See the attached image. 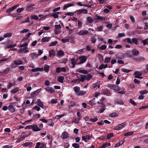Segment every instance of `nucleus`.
<instances>
[{"label": "nucleus", "instance_id": "nucleus-1", "mask_svg": "<svg viewBox=\"0 0 148 148\" xmlns=\"http://www.w3.org/2000/svg\"><path fill=\"white\" fill-rule=\"evenodd\" d=\"M138 39L136 38H134L132 39L129 38H127L124 39V41H127V42L130 43L132 44L134 43L136 45H137L138 44Z\"/></svg>", "mask_w": 148, "mask_h": 148}, {"label": "nucleus", "instance_id": "nucleus-2", "mask_svg": "<svg viewBox=\"0 0 148 148\" xmlns=\"http://www.w3.org/2000/svg\"><path fill=\"white\" fill-rule=\"evenodd\" d=\"M108 87L111 89L114 90L116 91L120 90L118 86L115 84H110L108 86Z\"/></svg>", "mask_w": 148, "mask_h": 148}, {"label": "nucleus", "instance_id": "nucleus-3", "mask_svg": "<svg viewBox=\"0 0 148 148\" xmlns=\"http://www.w3.org/2000/svg\"><path fill=\"white\" fill-rule=\"evenodd\" d=\"M77 35L79 36H83L86 34H90L89 32L87 30L83 29L81 30L77 33Z\"/></svg>", "mask_w": 148, "mask_h": 148}, {"label": "nucleus", "instance_id": "nucleus-4", "mask_svg": "<svg viewBox=\"0 0 148 148\" xmlns=\"http://www.w3.org/2000/svg\"><path fill=\"white\" fill-rule=\"evenodd\" d=\"M95 16L96 17L95 18V22L96 23L98 22L100 20L103 21H104L105 19V17L99 16L97 14L95 15Z\"/></svg>", "mask_w": 148, "mask_h": 148}, {"label": "nucleus", "instance_id": "nucleus-5", "mask_svg": "<svg viewBox=\"0 0 148 148\" xmlns=\"http://www.w3.org/2000/svg\"><path fill=\"white\" fill-rule=\"evenodd\" d=\"M18 6L19 5H16L7 10H6L7 13H10L12 11H13L14 10L16 9Z\"/></svg>", "mask_w": 148, "mask_h": 148}, {"label": "nucleus", "instance_id": "nucleus-6", "mask_svg": "<svg viewBox=\"0 0 148 148\" xmlns=\"http://www.w3.org/2000/svg\"><path fill=\"white\" fill-rule=\"evenodd\" d=\"M102 95H106L107 96H111V92L108 89L103 90L102 92Z\"/></svg>", "mask_w": 148, "mask_h": 148}, {"label": "nucleus", "instance_id": "nucleus-7", "mask_svg": "<svg viewBox=\"0 0 148 148\" xmlns=\"http://www.w3.org/2000/svg\"><path fill=\"white\" fill-rule=\"evenodd\" d=\"M32 129L33 131L34 132H37L40 131V129H39V127L37 124H35L32 125Z\"/></svg>", "mask_w": 148, "mask_h": 148}, {"label": "nucleus", "instance_id": "nucleus-8", "mask_svg": "<svg viewBox=\"0 0 148 148\" xmlns=\"http://www.w3.org/2000/svg\"><path fill=\"white\" fill-rule=\"evenodd\" d=\"M79 60L80 62H79V64H82L84 63L87 60L86 57L85 56H81L79 58Z\"/></svg>", "mask_w": 148, "mask_h": 148}, {"label": "nucleus", "instance_id": "nucleus-9", "mask_svg": "<svg viewBox=\"0 0 148 148\" xmlns=\"http://www.w3.org/2000/svg\"><path fill=\"white\" fill-rule=\"evenodd\" d=\"M61 137L63 139L67 138L69 137V134L66 132H64L62 134Z\"/></svg>", "mask_w": 148, "mask_h": 148}, {"label": "nucleus", "instance_id": "nucleus-10", "mask_svg": "<svg viewBox=\"0 0 148 148\" xmlns=\"http://www.w3.org/2000/svg\"><path fill=\"white\" fill-rule=\"evenodd\" d=\"M47 92H48L50 93H53L55 92V90L53 88L47 87L45 89Z\"/></svg>", "mask_w": 148, "mask_h": 148}, {"label": "nucleus", "instance_id": "nucleus-11", "mask_svg": "<svg viewBox=\"0 0 148 148\" xmlns=\"http://www.w3.org/2000/svg\"><path fill=\"white\" fill-rule=\"evenodd\" d=\"M39 93V91L38 90H36L32 92L30 95L31 97L32 98L34 97H36Z\"/></svg>", "mask_w": 148, "mask_h": 148}, {"label": "nucleus", "instance_id": "nucleus-12", "mask_svg": "<svg viewBox=\"0 0 148 148\" xmlns=\"http://www.w3.org/2000/svg\"><path fill=\"white\" fill-rule=\"evenodd\" d=\"M37 105L42 108H44V104L40 99H38L37 101Z\"/></svg>", "mask_w": 148, "mask_h": 148}, {"label": "nucleus", "instance_id": "nucleus-13", "mask_svg": "<svg viewBox=\"0 0 148 148\" xmlns=\"http://www.w3.org/2000/svg\"><path fill=\"white\" fill-rule=\"evenodd\" d=\"M43 68L37 67L34 69H32V71L33 72H35L36 71H43Z\"/></svg>", "mask_w": 148, "mask_h": 148}, {"label": "nucleus", "instance_id": "nucleus-14", "mask_svg": "<svg viewBox=\"0 0 148 148\" xmlns=\"http://www.w3.org/2000/svg\"><path fill=\"white\" fill-rule=\"evenodd\" d=\"M8 110L11 112L13 113L15 111V109L13 106L12 105H10L8 107Z\"/></svg>", "mask_w": 148, "mask_h": 148}, {"label": "nucleus", "instance_id": "nucleus-15", "mask_svg": "<svg viewBox=\"0 0 148 148\" xmlns=\"http://www.w3.org/2000/svg\"><path fill=\"white\" fill-rule=\"evenodd\" d=\"M60 12H55L53 13H51L50 14V15L53 16L54 18H58L59 16L58 15V14H59Z\"/></svg>", "mask_w": 148, "mask_h": 148}, {"label": "nucleus", "instance_id": "nucleus-16", "mask_svg": "<svg viewBox=\"0 0 148 148\" xmlns=\"http://www.w3.org/2000/svg\"><path fill=\"white\" fill-rule=\"evenodd\" d=\"M80 78L79 79L80 82H84L85 80H86V76L83 75H80Z\"/></svg>", "mask_w": 148, "mask_h": 148}, {"label": "nucleus", "instance_id": "nucleus-17", "mask_svg": "<svg viewBox=\"0 0 148 148\" xmlns=\"http://www.w3.org/2000/svg\"><path fill=\"white\" fill-rule=\"evenodd\" d=\"M33 143L32 142H26L23 144V146L24 147H27L30 146H32Z\"/></svg>", "mask_w": 148, "mask_h": 148}, {"label": "nucleus", "instance_id": "nucleus-18", "mask_svg": "<svg viewBox=\"0 0 148 148\" xmlns=\"http://www.w3.org/2000/svg\"><path fill=\"white\" fill-rule=\"evenodd\" d=\"M49 54L51 57H54L55 56V51L53 49H51L49 51Z\"/></svg>", "mask_w": 148, "mask_h": 148}, {"label": "nucleus", "instance_id": "nucleus-19", "mask_svg": "<svg viewBox=\"0 0 148 148\" xmlns=\"http://www.w3.org/2000/svg\"><path fill=\"white\" fill-rule=\"evenodd\" d=\"M95 100V98H94L90 100L89 102L91 106L96 104L97 101H96Z\"/></svg>", "mask_w": 148, "mask_h": 148}, {"label": "nucleus", "instance_id": "nucleus-20", "mask_svg": "<svg viewBox=\"0 0 148 148\" xmlns=\"http://www.w3.org/2000/svg\"><path fill=\"white\" fill-rule=\"evenodd\" d=\"M132 54L135 56H138L139 53L138 51L136 49H134L132 51Z\"/></svg>", "mask_w": 148, "mask_h": 148}, {"label": "nucleus", "instance_id": "nucleus-21", "mask_svg": "<svg viewBox=\"0 0 148 148\" xmlns=\"http://www.w3.org/2000/svg\"><path fill=\"white\" fill-rule=\"evenodd\" d=\"M145 58H144L141 57H137L134 58V60L138 61H142L145 60Z\"/></svg>", "mask_w": 148, "mask_h": 148}, {"label": "nucleus", "instance_id": "nucleus-22", "mask_svg": "<svg viewBox=\"0 0 148 148\" xmlns=\"http://www.w3.org/2000/svg\"><path fill=\"white\" fill-rule=\"evenodd\" d=\"M74 5L73 3H69L66 5H65L63 7V10H65L66 9H67V8L72 6H73Z\"/></svg>", "mask_w": 148, "mask_h": 148}, {"label": "nucleus", "instance_id": "nucleus-23", "mask_svg": "<svg viewBox=\"0 0 148 148\" xmlns=\"http://www.w3.org/2000/svg\"><path fill=\"white\" fill-rule=\"evenodd\" d=\"M74 5L73 3H69L66 5H65L63 7V10H65L66 9H67V8L72 6H73Z\"/></svg>", "mask_w": 148, "mask_h": 148}, {"label": "nucleus", "instance_id": "nucleus-24", "mask_svg": "<svg viewBox=\"0 0 148 148\" xmlns=\"http://www.w3.org/2000/svg\"><path fill=\"white\" fill-rule=\"evenodd\" d=\"M94 21V19L91 16H88L87 18V21L89 23H92Z\"/></svg>", "mask_w": 148, "mask_h": 148}, {"label": "nucleus", "instance_id": "nucleus-25", "mask_svg": "<svg viewBox=\"0 0 148 148\" xmlns=\"http://www.w3.org/2000/svg\"><path fill=\"white\" fill-rule=\"evenodd\" d=\"M19 88L18 87L15 88L14 89L12 90L10 92L12 93L15 94L17 92L19 91Z\"/></svg>", "mask_w": 148, "mask_h": 148}, {"label": "nucleus", "instance_id": "nucleus-26", "mask_svg": "<svg viewBox=\"0 0 148 148\" xmlns=\"http://www.w3.org/2000/svg\"><path fill=\"white\" fill-rule=\"evenodd\" d=\"M109 116L110 117H117L118 116V114L115 112H113L110 114Z\"/></svg>", "mask_w": 148, "mask_h": 148}, {"label": "nucleus", "instance_id": "nucleus-27", "mask_svg": "<svg viewBox=\"0 0 148 148\" xmlns=\"http://www.w3.org/2000/svg\"><path fill=\"white\" fill-rule=\"evenodd\" d=\"M101 107L102 108L100 109L99 110V112L100 113H103L104 111L105 110V106L104 104L103 103H101Z\"/></svg>", "mask_w": 148, "mask_h": 148}, {"label": "nucleus", "instance_id": "nucleus-28", "mask_svg": "<svg viewBox=\"0 0 148 148\" xmlns=\"http://www.w3.org/2000/svg\"><path fill=\"white\" fill-rule=\"evenodd\" d=\"M12 34L11 33H7L4 34L3 36V37L5 38H9L11 37L12 36Z\"/></svg>", "mask_w": 148, "mask_h": 148}, {"label": "nucleus", "instance_id": "nucleus-29", "mask_svg": "<svg viewBox=\"0 0 148 148\" xmlns=\"http://www.w3.org/2000/svg\"><path fill=\"white\" fill-rule=\"evenodd\" d=\"M35 8L32 7L29 5L27 6L26 10L27 11H30V10H33Z\"/></svg>", "mask_w": 148, "mask_h": 148}, {"label": "nucleus", "instance_id": "nucleus-30", "mask_svg": "<svg viewBox=\"0 0 148 148\" xmlns=\"http://www.w3.org/2000/svg\"><path fill=\"white\" fill-rule=\"evenodd\" d=\"M49 37H43L41 41L42 42H45L46 41L48 42L49 41Z\"/></svg>", "mask_w": 148, "mask_h": 148}, {"label": "nucleus", "instance_id": "nucleus-31", "mask_svg": "<svg viewBox=\"0 0 148 148\" xmlns=\"http://www.w3.org/2000/svg\"><path fill=\"white\" fill-rule=\"evenodd\" d=\"M14 63L16 65H21L23 64V62L21 60H16L14 61Z\"/></svg>", "mask_w": 148, "mask_h": 148}, {"label": "nucleus", "instance_id": "nucleus-32", "mask_svg": "<svg viewBox=\"0 0 148 148\" xmlns=\"http://www.w3.org/2000/svg\"><path fill=\"white\" fill-rule=\"evenodd\" d=\"M77 22L78 28L79 29H81L82 27V25L83 24L82 22L78 20L77 21Z\"/></svg>", "mask_w": 148, "mask_h": 148}, {"label": "nucleus", "instance_id": "nucleus-33", "mask_svg": "<svg viewBox=\"0 0 148 148\" xmlns=\"http://www.w3.org/2000/svg\"><path fill=\"white\" fill-rule=\"evenodd\" d=\"M131 23L132 24H134L135 23V19L134 17L130 15L129 16Z\"/></svg>", "mask_w": 148, "mask_h": 148}, {"label": "nucleus", "instance_id": "nucleus-34", "mask_svg": "<svg viewBox=\"0 0 148 148\" xmlns=\"http://www.w3.org/2000/svg\"><path fill=\"white\" fill-rule=\"evenodd\" d=\"M110 145V143H105L103 144L101 146V147L102 148H105L106 147H108Z\"/></svg>", "mask_w": 148, "mask_h": 148}, {"label": "nucleus", "instance_id": "nucleus-35", "mask_svg": "<svg viewBox=\"0 0 148 148\" xmlns=\"http://www.w3.org/2000/svg\"><path fill=\"white\" fill-rule=\"evenodd\" d=\"M57 55L58 56H63L64 55V52L62 50H60L57 53Z\"/></svg>", "mask_w": 148, "mask_h": 148}, {"label": "nucleus", "instance_id": "nucleus-36", "mask_svg": "<svg viewBox=\"0 0 148 148\" xmlns=\"http://www.w3.org/2000/svg\"><path fill=\"white\" fill-rule=\"evenodd\" d=\"M86 92L85 91H79L78 93H77V95L78 96H82L86 94Z\"/></svg>", "mask_w": 148, "mask_h": 148}, {"label": "nucleus", "instance_id": "nucleus-37", "mask_svg": "<svg viewBox=\"0 0 148 148\" xmlns=\"http://www.w3.org/2000/svg\"><path fill=\"white\" fill-rule=\"evenodd\" d=\"M47 124L49 125L50 126L53 127L54 125V123H52V120L51 119H49L47 120Z\"/></svg>", "mask_w": 148, "mask_h": 148}, {"label": "nucleus", "instance_id": "nucleus-38", "mask_svg": "<svg viewBox=\"0 0 148 148\" xmlns=\"http://www.w3.org/2000/svg\"><path fill=\"white\" fill-rule=\"evenodd\" d=\"M73 89L75 92L78 93L80 91V88L79 87L76 86L74 87Z\"/></svg>", "mask_w": 148, "mask_h": 148}, {"label": "nucleus", "instance_id": "nucleus-39", "mask_svg": "<svg viewBox=\"0 0 148 148\" xmlns=\"http://www.w3.org/2000/svg\"><path fill=\"white\" fill-rule=\"evenodd\" d=\"M64 80V77L62 76H60L58 79V81L61 83H63Z\"/></svg>", "mask_w": 148, "mask_h": 148}, {"label": "nucleus", "instance_id": "nucleus-40", "mask_svg": "<svg viewBox=\"0 0 148 148\" xmlns=\"http://www.w3.org/2000/svg\"><path fill=\"white\" fill-rule=\"evenodd\" d=\"M133 132H127L124 134V136H131L133 134Z\"/></svg>", "mask_w": 148, "mask_h": 148}, {"label": "nucleus", "instance_id": "nucleus-41", "mask_svg": "<svg viewBox=\"0 0 148 148\" xmlns=\"http://www.w3.org/2000/svg\"><path fill=\"white\" fill-rule=\"evenodd\" d=\"M71 82L74 83L79 84L80 82V81L79 79H75L72 80Z\"/></svg>", "mask_w": 148, "mask_h": 148}, {"label": "nucleus", "instance_id": "nucleus-42", "mask_svg": "<svg viewBox=\"0 0 148 148\" xmlns=\"http://www.w3.org/2000/svg\"><path fill=\"white\" fill-rule=\"evenodd\" d=\"M49 66L47 65H46L44 68V70L46 72H48L49 71Z\"/></svg>", "mask_w": 148, "mask_h": 148}, {"label": "nucleus", "instance_id": "nucleus-43", "mask_svg": "<svg viewBox=\"0 0 148 148\" xmlns=\"http://www.w3.org/2000/svg\"><path fill=\"white\" fill-rule=\"evenodd\" d=\"M31 17L32 19L35 20H39L38 17L36 15H32Z\"/></svg>", "mask_w": 148, "mask_h": 148}, {"label": "nucleus", "instance_id": "nucleus-44", "mask_svg": "<svg viewBox=\"0 0 148 148\" xmlns=\"http://www.w3.org/2000/svg\"><path fill=\"white\" fill-rule=\"evenodd\" d=\"M114 136L113 134L112 133H110L108 134L107 137V139L109 140Z\"/></svg>", "mask_w": 148, "mask_h": 148}, {"label": "nucleus", "instance_id": "nucleus-45", "mask_svg": "<svg viewBox=\"0 0 148 148\" xmlns=\"http://www.w3.org/2000/svg\"><path fill=\"white\" fill-rule=\"evenodd\" d=\"M98 120V118L97 116L95 117L94 119L90 118V121L92 122H95L97 121Z\"/></svg>", "mask_w": 148, "mask_h": 148}, {"label": "nucleus", "instance_id": "nucleus-46", "mask_svg": "<svg viewBox=\"0 0 148 148\" xmlns=\"http://www.w3.org/2000/svg\"><path fill=\"white\" fill-rule=\"evenodd\" d=\"M81 118H79L77 119H75L73 122L72 123H75L77 124L79 123V121L81 119Z\"/></svg>", "mask_w": 148, "mask_h": 148}, {"label": "nucleus", "instance_id": "nucleus-47", "mask_svg": "<svg viewBox=\"0 0 148 148\" xmlns=\"http://www.w3.org/2000/svg\"><path fill=\"white\" fill-rule=\"evenodd\" d=\"M77 60L75 58H72L71 60V63L72 64H76Z\"/></svg>", "mask_w": 148, "mask_h": 148}, {"label": "nucleus", "instance_id": "nucleus-48", "mask_svg": "<svg viewBox=\"0 0 148 148\" xmlns=\"http://www.w3.org/2000/svg\"><path fill=\"white\" fill-rule=\"evenodd\" d=\"M50 102L51 104H55L57 102V99H52L51 100Z\"/></svg>", "mask_w": 148, "mask_h": 148}, {"label": "nucleus", "instance_id": "nucleus-49", "mask_svg": "<svg viewBox=\"0 0 148 148\" xmlns=\"http://www.w3.org/2000/svg\"><path fill=\"white\" fill-rule=\"evenodd\" d=\"M72 145L75 148H79L80 147L79 145L76 143H73Z\"/></svg>", "mask_w": 148, "mask_h": 148}, {"label": "nucleus", "instance_id": "nucleus-50", "mask_svg": "<svg viewBox=\"0 0 148 148\" xmlns=\"http://www.w3.org/2000/svg\"><path fill=\"white\" fill-rule=\"evenodd\" d=\"M79 72L80 73H82L84 74H87L88 73L87 71L83 69L80 70Z\"/></svg>", "mask_w": 148, "mask_h": 148}, {"label": "nucleus", "instance_id": "nucleus-51", "mask_svg": "<svg viewBox=\"0 0 148 148\" xmlns=\"http://www.w3.org/2000/svg\"><path fill=\"white\" fill-rule=\"evenodd\" d=\"M92 75L91 74H88L86 76V80L87 81H89L92 77Z\"/></svg>", "mask_w": 148, "mask_h": 148}, {"label": "nucleus", "instance_id": "nucleus-52", "mask_svg": "<svg viewBox=\"0 0 148 148\" xmlns=\"http://www.w3.org/2000/svg\"><path fill=\"white\" fill-rule=\"evenodd\" d=\"M32 58L33 59L36 58H37L38 56V54L33 53L31 54Z\"/></svg>", "mask_w": 148, "mask_h": 148}, {"label": "nucleus", "instance_id": "nucleus-53", "mask_svg": "<svg viewBox=\"0 0 148 148\" xmlns=\"http://www.w3.org/2000/svg\"><path fill=\"white\" fill-rule=\"evenodd\" d=\"M58 43V42L57 41H55L54 42H53L50 43V46H53L56 45Z\"/></svg>", "mask_w": 148, "mask_h": 148}, {"label": "nucleus", "instance_id": "nucleus-54", "mask_svg": "<svg viewBox=\"0 0 148 148\" xmlns=\"http://www.w3.org/2000/svg\"><path fill=\"white\" fill-rule=\"evenodd\" d=\"M110 57H106L104 61L106 63H108L111 60Z\"/></svg>", "mask_w": 148, "mask_h": 148}, {"label": "nucleus", "instance_id": "nucleus-55", "mask_svg": "<svg viewBox=\"0 0 148 148\" xmlns=\"http://www.w3.org/2000/svg\"><path fill=\"white\" fill-rule=\"evenodd\" d=\"M103 29V27L102 26H101L97 27V30L98 32H100L103 31L102 29Z\"/></svg>", "mask_w": 148, "mask_h": 148}, {"label": "nucleus", "instance_id": "nucleus-56", "mask_svg": "<svg viewBox=\"0 0 148 148\" xmlns=\"http://www.w3.org/2000/svg\"><path fill=\"white\" fill-rule=\"evenodd\" d=\"M27 47H21L19 50V52H23L25 50L27 49Z\"/></svg>", "mask_w": 148, "mask_h": 148}, {"label": "nucleus", "instance_id": "nucleus-57", "mask_svg": "<svg viewBox=\"0 0 148 148\" xmlns=\"http://www.w3.org/2000/svg\"><path fill=\"white\" fill-rule=\"evenodd\" d=\"M64 115L63 114L56 115L55 117V118L56 119H60V118H61L63 116H64Z\"/></svg>", "mask_w": 148, "mask_h": 148}, {"label": "nucleus", "instance_id": "nucleus-58", "mask_svg": "<svg viewBox=\"0 0 148 148\" xmlns=\"http://www.w3.org/2000/svg\"><path fill=\"white\" fill-rule=\"evenodd\" d=\"M121 71L125 73H128L131 71V70L125 69H122Z\"/></svg>", "mask_w": 148, "mask_h": 148}, {"label": "nucleus", "instance_id": "nucleus-59", "mask_svg": "<svg viewBox=\"0 0 148 148\" xmlns=\"http://www.w3.org/2000/svg\"><path fill=\"white\" fill-rule=\"evenodd\" d=\"M116 103L120 105H122L123 103V101L121 100L117 99L116 101Z\"/></svg>", "mask_w": 148, "mask_h": 148}, {"label": "nucleus", "instance_id": "nucleus-60", "mask_svg": "<svg viewBox=\"0 0 148 148\" xmlns=\"http://www.w3.org/2000/svg\"><path fill=\"white\" fill-rule=\"evenodd\" d=\"M12 146L11 144L6 145L3 147L2 148H12Z\"/></svg>", "mask_w": 148, "mask_h": 148}, {"label": "nucleus", "instance_id": "nucleus-61", "mask_svg": "<svg viewBox=\"0 0 148 148\" xmlns=\"http://www.w3.org/2000/svg\"><path fill=\"white\" fill-rule=\"evenodd\" d=\"M130 103H131L132 104L134 105V106H136L137 105L136 103L132 99H131L130 100Z\"/></svg>", "mask_w": 148, "mask_h": 148}, {"label": "nucleus", "instance_id": "nucleus-62", "mask_svg": "<svg viewBox=\"0 0 148 148\" xmlns=\"http://www.w3.org/2000/svg\"><path fill=\"white\" fill-rule=\"evenodd\" d=\"M126 125V123L125 122L123 123H122L121 124H119V125L120 126V127H122V129L123 127H124Z\"/></svg>", "mask_w": 148, "mask_h": 148}, {"label": "nucleus", "instance_id": "nucleus-63", "mask_svg": "<svg viewBox=\"0 0 148 148\" xmlns=\"http://www.w3.org/2000/svg\"><path fill=\"white\" fill-rule=\"evenodd\" d=\"M122 129V127H120V126L118 125V126H115L114 128V130H120Z\"/></svg>", "mask_w": 148, "mask_h": 148}, {"label": "nucleus", "instance_id": "nucleus-64", "mask_svg": "<svg viewBox=\"0 0 148 148\" xmlns=\"http://www.w3.org/2000/svg\"><path fill=\"white\" fill-rule=\"evenodd\" d=\"M134 75H137L138 76H140L142 75V73L138 71H135L134 73Z\"/></svg>", "mask_w": 148, "mask_h": 148}]
</instances>
